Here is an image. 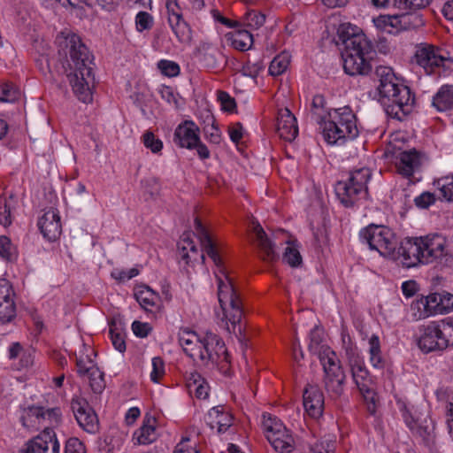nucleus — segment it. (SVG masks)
Instances as JSON below:
<instances>
[{
  "instance_id": "39",
  "label": "nucleus",
  "mask_w": 453,
  "mask_h": 453,
  "mask_svg": "<svg viewBox=\"0 0 453 453\" xmlns=\"http://www.w3.org/2000/svg\"><path fill=\"white\" fill-rule=\"evenodd\" d=\"M15 205L16 199L12 195L9 197L0 199V224L4 226L12 224V211Z\"/></svg>"
},
{
  "instance_id": "62",
  "label": "nucleus",
  "mask_w": 453,
  "mask_h": 453,
  "mask_svg": "<svg viewBox=\"0 0 453 453\" xmlns=\"http://www.w3.org/2000/svg\"><path fill=\"white\" fill-rule=\"evenodd\" d=\"M132 330L136 336L144 338L149 335L152 327L149 323L135 320L132 324Z\"/></svg>"
},
{
  "instance_id": "5",
  "label": "nucleus",
  "mask_w": 453,
  "mask_h": 453,
  "mask_svg": "<svg viewBox=\"0 0 453 453\" xmlns=\"http://www.w3.org/2000/svg\"><path fill=\"white\" fill-rule=\"evenodd\" d=\"M378 91L385 111L391 118L403 120L411 112L415 98L407 86L397 81L378 88Z\"/></svg>"
},
{
  "instance_id": "37",
  "label": "nucleus",
  "mask_w": 453,
  "mask_h": 453,
  "mask_svg": "<svg viewBox=\"0 0 453 453\" xmlns=\"http://www.w3.org/2000/svg\"><path fill=\"white\" fill-rule=\"evenodd\" d=\"M84 350L87 352L86 354L81 351L79 357H76L77 372L82 377L97 367L96 362L91 357L92 355H95L94 350L85 347Z\"/></svg>"
},
{
  "instance_id": "17",
  "label": "nucleus",
  "mask_w": 453,
  "mask_h": 453,
  "mask_svg": "<svg viewBox=\"0 0 453 453\" xmlns=\"http://www.w3.org/2000/svg\"><path fill=\"white\" fill-rule=\"evenodd\" d=\"M422 250L420 237L406 238L401 242L397 255L404 266L414 267L423 265Z\"/></svg>"
},
{
  "instance_id": "22",
  "label": "nucleus",
  "mask_w": 453,
  "mask_h": 453,
  "mask_svg": "<svg viewBox=\"0 0 453 453\" xmlns=\"http://www.w3.org/2000/svg\"><path fill=\"white\" fill-rule=\"evenodd\" d=\"M255 241L258 249L259 257L266 262H273L279 258L275 250V243L268 237L263 227L257 223L253 226Z\"/></svg>"
},
{
  "instance_id": "10",
  "label": "nucleus",
  "mask_w": 453,
  "mask_h": 453,
  "mask_svg": "<svg viewBox=\"0 0 453 453\" xmlns=\"http://www.w3.org/2000/svg\"><path fill=\"white\" fill-rule=\"evenodd\" d=\"M362 242L366 243L370 250H376L380 255L395 258L397 240L393 231L380 225H369L359 233Z\"/></svg>"
},
{
  "instance_id": "60",
  "label": "nucleus",
  "mask_w": 453,
  "mask_h": 453,
  "mask_svg": "<svg viewBox=\"0 0 453 453\" xmlns=\"http://www.w3.org/2000/svg\"><path fill=\"white\" fill-rule=\"evenodd\" d=\"M263 69V65L260 62L251 63L247 61L242 68V73L245 76L255 78L258 75L260 71Z\"/></svg>"
},
{
  "instance_id": "4",
  "label": "nucleus",
  "mask_w": 453,
  "mask_h": 453,
  "mask_svg": "<svg viewBox=\"0 0 453 453\" xmlns=\"http://www.w3.org/2000/svg\"><path fill=\"white\" fill-rule=\"evenodd\" d=\"M330 120L324 123L323 135L329 144H342L358 135L357 118L349 106L334 109Z\"/></svg>"
},
{
  "instance_id": "64",
  "label": "nucleus",
  "mask_w": 453,
  "mask_h": 453,
  "mask_svg": "<svg viewBox=\"0 0 453 453\" xmlns=\"http://www.w3.org/2000/svg\"><path fill=\"white\" fill-rule=\"evenodd\" d=\"M161 97L166 101L169 104L174 105L176 108L179 107V101L171 87L165 86L160 89Z\"/></svg>"
},
{
  "instance_id": "40",
  "label": "nucleus",
  "mask_w": 453,
  "mask_h": 453,
  "mask_svg": "<svg viewBox=\"0 0 453 453\" xmlns=\"http://www.w3.org/2000/svg\"><path fill=\"white\" fill-rule=\"evenodd\" d=\"M290 63V56L287 52L277 55L271 62L269 66V73L273 76L282 74L288 67Z\"/></svg>"
},
{
  "instance_id": "45",
  "label": "nucleus",
  "mask_w": 453,
  "mask_h": 453,
  "mask_svg": "<svg viewBox=\"0 0 453 453\" xmlns=\"http://www.w3.org/2000/svg\"><path fill=\"white\" fill-rule=\"evenodd\" d=\"M435 183L442 197L449 202H453V174L442 177L437 180Z\"/></svg>"
},
{
  "instance_id": "20",
  "label": "nucleus",
  "mask_w": 453,
  "mask_h": 453,
  "mask_svg": "<svg viewBox=\"0 0 453 453\" xmlns=\"http://www.w3.org/2000/svg\"><path fill=\"white\" fill-rule=\"evenodd\" d=\"M38 226L46 240L49 242L56 241L62 233L58 212L54 209H50L44 212L38 220Z\"/></svg>"
},
{
  "instance_id": "32",
  "label": "nucleus",
  "mask_w": 453,
  "mask_h": 453,
  "mask_svg": "<svg viewBox=\"0 0 453 453\" xmlns=\"http://www.w3.org/2000/svg\"><path fill=\"white\" fill-rule=\"evenodd\" d=\"M319 356L325 374L343 371L335 352L329 347L321 346Z\"/></svg>"
},
{
  "instance_id": "24",
  "label": "nucleus",
  "mask_w": 453,
  "mask_h": 453,
  "mask_svg": "<svg viewBox=\"0 0 453 453\" xmlns=\"http://www.w3.org/2000/svg\"><path fill=\"white\" fill-rule=\"evenodd\" d=\"M179 343L184 352L194 361L197 362L198 357H203L199 352L202 350V338L187 328L180 329L178 334Z\"/></svg>"
},
{
  "instance_id": "38",
  "label": "nucleus",
  "mask_w": 453,
  "mask_h": 453,
  "mask_svg": "<svg viewBox=\"0 0 453 453\" xmlns=\"http://www.w3.org/2000/svg\"><path fill=\"white\" fill-rule=\"evenodd\" d=\"M29 413L32 416L42 418L50 421L51 425H58L61 421V410L58 407L44 409L42 407H31Z\"/></svg>"
},
{
  "instance_id": "28",
  "label": "nucleus",
  "mask_w": 453,
  "mask_h": 453,
  "mask_svg": "<svg viewBox=\"0 0 453 453\" xmlns=\"http://www.w3.org/2000/svg\"><path fill=\"white\" fill-rule=\"evenodd\" d=\"M388 18L392 19L388 22V28L395 29V34L402 30L415 29L424 25L422 17L417 13L393 15Z\"/></svg>"
},
{
  "instance_id": "12",
  "label": "nucleus",
  "mask_w": 453,
  "mask_h": 453,
  "mask_svg": "<svg viewBox=\"0 0 453 453\" xmlns=\"http://www.w3.org/2000/svg\"><path fill=\"white\" fill-rule=\"evenodd\" d=\"M202 350L198 357L197 362L203 365H220L228 363V353L223 340L212 332H207L202 338Z\"/></svg>"
},
{
  "instance_id": "51",
  "label": "nucleus",
  "mask_w": 453,
  "mask_h": 453,
  "mask_svg": "<svg viewBox=\"0 0 453 453\" xmlns=\"http://www.w3.org/2000/svg\"><path fill=\"white\" fill-rule=\"evenodd\" d=\"M432 0H394V6L401 10L422 9L427 6Z\"/></svg>"
},
{
  "instance_id": "33",
  "label": "nucleus",
  "mask_w": 453,
  "mask_h": 453,
  "mask_svg": "<svg viewBox=\"0 0 453 453\" xmlns=\"http://www.w3.org/2000/svg\"><path fill=\"white\" fill-rule=\"evenodd\" d=\"M134 296L136 301L144 311L148 312H154L158 309L159 296L150 288L146 287L138 290Z\"/></svg>"
},
{
  "instance_id": "55",
  "label": "nucleus",
  "mask_w": 453,
  "mask_h": 453,
  "mask_svg": "<svg viewBox=\"0 0 453 453\" xmlns=\"http://www.w3.org/2000/svg\"><path fill=\"white\" fill-rule=\"evenodd\" d=\"M136 28L139 32L150 29L153 25V17L146 12H139L135 17Z\"/></svg>"
},
{
  "instance_id": "44",
  "label": "nucleus",
  "mask_w": 453,
  "mask_h": 453,
  "mask_svg": "<svg viewBox=\"0 0 453 453\" xmlns=\"http://www.w3.org/2000/svg\"><path fill=\"white\" fill-rule=\"evenodd\" d=\"M403 418L406 426L410 428V430L421 437H424L426 434V427L421 426L418 423V420L413 417L410 411L404 409L403 411Z\"/></svg>"
},
{
  "instance_id": "50",
  "label": "nucleus",
  "mask_w": 453,
  "mask_h": 453,
  "mask_svg": "<svg viewBox=\"0 0 453 453\" xmlns=\"http://www.w3.org/2000/svg\"><path fill=\"white\" fill-rule=\"evenodd\" d=\"M265 21V16L257 11L251 10L247 12L244 18L245 25L252 29L261 27Z\"/></svg>"
},
{
  "instance_id": "31",
  "label": "nucleus",
  "mask_w": 453,
  "mask_h": 453,
  "mask_svg": "<svg viewBox=\"0 0 453 453\" xmlns=\"http://www.w3.org/2000/svg\"><path fill=\"white\" fill-rule=\"evenodd\" d=\"M432 104L439 111L453 108V85L441 86L434 96Z\"/></svg>"
},
{
  "instance_id": "49",
  "label": "nucleus",
  "mask_w": 453,
  "mask_h": 453,
  "mask_svg": "<svg viewBox=\"0 0 453 453\" xmlns=\"http://www.w3.org/2000/svg\"><path fill=\"white\" fill-rule=\"evenodd\" d=\"M109 334L113 347L119 352H124L126 350L124 334L113 323L110 326Z\"/></svg>"
},
{
  "instance_id": "61",
  "label": "nucleus",
  "mask_w": 453,
  "mask_h": 453,
  "mask_svg": "<svg viewBox=\"0 0 453 453\" xmlns=\"http://www.w3.org/2000/svg\"><path fill=\"white\" fill-rule=\"evenodd\" d=\"M414 202L417 207L426 209L435 202V197L433 193L423 192L414 199Z\"/></svg>"
},
{
  "instance_id": "56",
  "label": "nucleus",
  "mask_w": 453,
  "mask_h": 453,
  "mask_svg": "<svg viewBox=\"0 0 453 453\" xmlns=\"http://www.w3.org/2000/svg\"><path fill=\"white\" fill-rule=\"evenodd\" d=\"M161 73L168 77H174L180 73V66L177 63L170 60H160L157 64Z\"/></svg>"
},
{
  "instance_id": "48",
  "label": "nucleus",
  "mask_w": 453,
  "mask_h": 453,
  "mask_svg": "<svg viewBox=\"0 0 453 453\" xmlns=\"http://www.w3.org/2000/svg\"><path fill=\"white\" fill-rule=\"evenodd\" d=\"M19 90L12 82H3L0 84V101L14 102L19 97Z\"/></svg>"
},
{
  "instance_id": "9",
  "label": "nucleus",
  "mask_w": 453,
  "mask_h": 453,
  "mask_svg": "<svg viewBox=\"0 0 453 453\" xmlns=\"http://www.w3.org/2000/svg\"><path fill=\"white\" fill-rule=\"evenodd\" d=\"M345 354L351 370L353 380L365 400L369 403V411L374 413L376 401L374 383L365 367V362L352 346L345 347Z\"/></svg>"
},
{
  "instance_id": "14",
  "label": "nucleus",
  "mask_w": 453,
  "mask_h": 453,
  "mask_svg": "<svg viewBox=\"0 0 453 453\" xmlns=\"http://www.w3.org/2000/svg\"><path fill=\"white\" fill-rule=\"evenodd\" d=\"M60 445L55 431L46 427L37 436L26 443L19 453H59Z\"/></svg>"
},
{
  "instance_id": "34",
  "label": "nucleus",
  "mask_w": 453,
  "mask_h": 453,
  "mask_svg": "<svg viewBox=\"0 0 453 453\" xmlns=\"http://www.w3.org/2000/svg\"><path fill=\"white\" fill-rule=\"evenodd\" d=\"M369 362L373 368L383 369L385 359L382 356L380 341L378 335L372 334L368 341Z\"/></svg>"
},
{
  "instance_id": "21",
  "label": "nucleus",
  "mask_w": 453,
  "mask_h": 453,
  "mask_svg": "<svg viewBox=\"0 0 453 453\" xmlns=\"http://www.w3.org/2000/svg\"><path fill=\"white\" fill-rule=\"evenodd\" d=\"M276 131L278 135L287 142H292L296 138L298 134L296 119L288 109L279 111Z\"/></svg>"
},
{
  "instance_id": "43",
  "label": "nucleus",
  "mask_w": 453,
  "mask_h": 453,
  "mask_svg": "<svg viewBox=\"0 0 453 453\" xmlns=\"http://www.w3.org/2000/svg\"><path fill=\"white\" fill-rule=\"evenodd\" d=\"M86 376L89 380V385L93 392L96 394L102 393L105 388V382L104 373L99 370V368L96 367Z\"/></svg>"
},
{
  "instance_id": "23",
  "label": "nucleus",
  "mask_w": 453,
  "mask_h": 453,
  "mask_svg": "<svg viewBox=\"0 0 453 453\" xmlns=\"http://www.w3.org/2000/svg\"><path fill=\"white\" fill-rule=\"evenodd\" d=\"M421 165L420 155L416 150H404L396 157L397 172L405 178H411Z\"/></svg>"
},
{
  "instance_id": "2",
  "label": "nucleus",
  "mask_w": 453,
  "mask_h": 453,
  "mask_svg": "<svg viewBox=\"0 0 453 453\" xmlns=\"http://www.w3.org/2000/svg\"><path fill=\"white\" fill-rule=\"evenodd\" d=\"M59 61L65 70L72 89L83 103L92 101L90 86L94 82L92 73L93 56L81 37L70 32H61L56 39Z\"/></svg>"
},
{
  "instance_id": "54",
  "label": "nucleus",
  "mask_w": 453,
  "mask_h": 453,
  "mask_svg": "<svg viewBox=\"0 0 453 453\" xmlns=\"http://www.w3.org/2000/svg\"><path fill=\"white\" fill-rule=\"evenodd\" d=\"M191 245H194V241L190 238V234L184 233L180 237L178 246L179 249L181 250V258L185 260L187 264H188L189 260L191 259L188 254V250Z\"/></svg>"
},
{
  "instance_id": "59",
  "label": "nucleus",
  "mask_w": 453,
  "mask_h": 453,
  "mask_svg": "<svg viewBox=\"0 0 453 453\" xmlns=\"http://www.w3.org/2000/svg\"><path fill=\"white\" fill-rule=\"evenodd\" d=\"M204 134L210 142L219 144L221 141V133L219 129L214 125V120L211 118V126L204 127Z\"/></svg>"
},
{
  "instance_id": "29",
  "label": "nucleus",
  "mask_w": 453,
  "mask_h": 453,
  "mask_svg": "<svg viewBox=\"0 0 453 453\" xmlns=\"http://www.w3.org/2000/svg\"><path fill=\"white\" fill-rule=\"evenodd\" d=\"M12 289L7 284H0V320L12 321L16 316V306L12 297Z\"/></svg>"
},
{
  "instance_id": "15",
  "label": "nucleus",
  "mask_w": 453,
  "mask_h": 453,
  "mask_svg": "<svg viewBox=\"0 0 453 453\" xmlns=\"http://www.w3.org/2000/svg\"><path fill=\"white\" fill-rule=\"evenodd\" d=\"M71 408L79 426L89 434L98 431L99 422L96 412L89 406L88 403L80 397L73 398Z\"/></svg>"
},
{
  "instance_id": "18",
  "label": "nucleus",
  "mask_w": 453,
  "mask_h": 453,
  "mask_svg": "<svg viewBox=\"0 0 453 453\" xmlns=\"http://www.w3.org/2000/svg\"><path fill=\"white\" fill-rule=\"evenodd\" d=\"M303 403L306 413L312 418H319L324 411V395L319 386L307 385L303 394Z\"/></svg>"
},
{
  "instance_id": "53",
  "label": "nucleus",
  "mask_w": 453,
  "mask_h": 453,
  "mask_svg": "<svg viewBox=\"0 0 453 453\" xmlns=\"http://www.w3.org/2000/svg\"><path fill=\"white\" fill-rule=\"evenodd\" d=\"M152 371L150 372V380L157 383L159 380L165 375V363L159 357H155L151 361Z\"/></svg>"
},
{
  "instance_id": "63",
  "label": "nucleus",
  "mask_w": 453,
  "mask_h": 453,
  "mask_svg": "<svg viewBox=\"0 0 453 453\" xmlns=\"http://www.w3.org/2000/svg\"><path fill=\"white\" fill-rule=\"evenodd\" d=\"M218 98L220 101L222 109L226 111H232L236 106L234 99L225 91H219Z\"/></svg>"
},
{
  "instance_id": "57",
  "label": "nucleus",
  "mask_w": 453,
  "mask_h": 453,
  "mask_svg": "<svg viewBox=\"0 0 453 453\" xmlns=\"http://www.w3.org/2000/svg\"><path fill=\"white\" fill-rule=\"evenodd\" d=\"M334 441L323 439L311 445L310 453H334Z\"/></svg>"
},
{
  "instance_id": "36",
  "label": "nucleus",
  "mask_w": 453,
  "mask_h": 453,
  "mask_svg": "<svg viewBox=\"0 0 453 453\" xmlns=\"http://www.w3.org/2000/svg\"><path fill=\"white\" fill-rule=\"evenodd\" d=\"M231 45L241 51L250 50L253 44V36L248 30L238 29L227 35Z\"/></svg>"
},
{
  "instance_id": "42",
  "label": "nucleus",
  "mask_w": 453,
  "mask_h": 453,
  "mask_svg": "<svg viewBox=\"0 0 453 453\" xmlns=\"http://www.w3.org/2000/svg\"><path fill=\"white\" fill-rule=\"evenodd\" d=\"M425 303L426 304V311H424L421 315L418 316V319H424L435 313H441V294H431L427 296H424Z\"/></svg>"
},
{
  "instance_id": "1",
  "label": "nucleus",
  "mask_w": 453,
  "mask_h": 453,
  "mask_svg": "<svg viewBox=\"0 0 453 453\" xmlns=\"http://www.w3.org/2000/svg\"><path fill=\"white\" fill-rule=\"evenodd\" d=\"M196 235L200 241L203 250L211 258L216 265L215 276L218 282V298L223 311L220 326L229 334H242L243 326L242 318L243 315L242 303L233 282L223 265L222 259L215 247V244L205 226L200 219H195Z\"/></svg>"
},
{
  "instance_id": "7",
  "label": "nucleus",
  "mask_w": 453,
  "mask_h": 453,
  "mask_svg": "<svg viewBox=\"0 0 453 453\" xmlns=\"http://www.w3.org/2000/svg\"><path fill=\"white\" fill-rule=\"evenodd\" d=\"M419 331L421 334L418 345L426 353L443 350L449 345H453V320L451 319L430 322L422 326Z\"/></svg>"
},
{
  "instance_id": "13",
  "label": "nucleus",
  "mask_w": 453,
  "mask_h": 453,
  "mask_svg": "<svg viewBox=\"0 0 453 453\" xmlns=\"http://www.w3.org/2000/svg\"><path fill=\"white\" fill-rule=\"evenodd\" d=\"M423 265L434 262L447 264L451 257L448 240L441 234L421 236Z\"/></svg>"
},
{
  "instance_id": "47",
  "label": "nucleus",
  "mask_w": 453,
  "mask_h": 453,
  "mask_svg": "<svg viewBox=\"0 0 453 453\" xmlns=\"http://www.w3.org/2000/svg\"><path fill=\"white\" fill-rule=\"evenodd\" d=\"M375 75L378 79V88H382L390 82H396L397 77L395 75L392 68L388 66H378L375 70Z\"/></svg>"
},
{
  "instance_id": "25",
  "label": "nucleus",
  "mask_w": 453,
  "mask_h": 453,
  "mask_svg": "<svg viewBox=\"0 0 453 453\" xmlns=\"http://www.w3.org/2000/svg\"><path fill=\"white\" fill-rule=\"evenodd\" d=\"M179 343L184 352L194 361L197 362L198 357H203L199 352L202 350V338L187 328L180 329L178 334Z\"/></svg>"
},
{
  "instance_id": "30",
  "label": "nucleus",
  "mask_w": 453,
  "mask_h": 453,
  "mask_svg": "<svg viewBox=\"0 0 453 453\" xmlns=\"http://www.w3.org/2000/svg\"><path fill=\"white\" fill-rule=\"evenodd\" d=\"M345 379L344 371L325 374V388L331 398L337 399L343 394Z\"/></svg>"
},
{
  "instance_id": "8",
  "label": "nucleus",
  "mask_w": 453,
  "mask_h": 453,
  "mask_svg": "<svg viewBox=\"0 0 453 453\" xmlns=\"http://www.w3.org/2000/svg\"><path fill=\"white\" fill-rule=\"evenodd\" d=\"M413 59L427 74L449 73L453 71V58L449 53L429 43H419L415 47Z\"/></svg>"
},
{
  "instance_id": "11",
  "label": "nucleus",
  "mask_w": 453,
  "mask_h": 453,
  "mask_svg": "<svg viewBox=\"0 0 453 453\" xmlns=\"http://www.w3.org/2000/svg\"><path fill=\"white\" fill-rule=\"evenodd\" d=\"M263 426L266 439L275 451L290 453L295 449V440L288 429L277 418L264 415Z\"/></svg>"
},
{
  "instance_id": "16",
  "label": "nucleus",
  "mask_w": 453,
  "mask_h": 453,
  "mask_svg": "<svg viewBox=\"0 0 453 453\" xmlns=\"http://www.w3.org/2000/svg\"><path fill=\"white\" fill-rule=\"evenodd\" d=\"M165 6L168 13V23L179 42H190L192 39L191 28L179 12L180 7L177 0H166Z\"/></svg>"
},
{
  "instance_id": "46",
  "label": "nucleus",
  "mask_w": 453,
  "mask_h": 453,
  "mask_svg": "<svg viewBox=\"0 0 453 453\" xmlns=\"http://www.w3.org/2000/svg\"><path fill=\"white\" fill-rule=\"evenodd\" d=\"M142 141L143 145L154 154L159 153L163 149V142L150 130L142 134Z\"/></svg>"
},
{
  "instance_id": "52",
  "label": "nucleus",
  "mask_w": 453,
  "mask_h": 453,
  "mask_svg": "<svg viewBox=\"0 0 453 453\" xmlns=\"http://www.w3.org/2000/svg\"><path fill=\"white\" fill-rule=\"evenodd\" d=\"M283 261L292 267H296L302 263V257L296 248L288 246L283 254Z\"/></svg>"
},
{
  "instance_id": "19",
  "label": "nucleus",
  "mask_w": 453,
  "mask_h": 453,
  "mask_svg": "<svg viewBox=\"0 0 453 453\" xmlns=\"http://www.w3.org/2000/svg\"><path fill=\"white\" fill-rule=\"evenodd\" d=\"M199 127L191 120L180 124L174 132L173 142L181 148L193 150L199 142Z\"/></svg>"
},
{
  "instance_id": "3",
  "label": "nucleus",
  "mask_w": 453,
  "mask_h": 453,
  "mask_svg": "<svg viewBox=\"0 0 453 453\" xmlns=\"http://www.w3.org/2000/svg\"><path fill=\"white\" fill-rule=\"evenodd\" d=\"M338 35L344 46L342 52L344 72L351 76L369 74L372 69V42L365 34L356 32V27L350 25H342Z\"/></svg>"
},
{
  "instance_id": "27",
  "label": "nucleus",
  "mask_w": 453,
  "mask_h": 453,
  "mask_svg": "<svg viewBox=\"0 0 453 453\" xmlns=\"http://www.w3.org/2000/svg\"><path fill=\"white\" fill-rule=\"evenodd\" d=\"M233 417L222 405L211 408L207 415V424L219 434L225 433L232 426Z\"/></svg>"
},
{
  "instance_id": "35",
  "label": "nucleus",
  "mask_w": 453,
  "mask_h": 453,
  "mask_svg": "<svg viewBox=\"0 0 453 453\" xmlns=\"http://www.w3.org/2000/svg\"><path fill=\"white\" fill-rule=\"evenodd\" d=\"M187 386L191 395L198 399H205L209 395V386L206 380L197 372L191 373Z\"/></svg>"
},
{
  "instance_id": "41",
  "label": "nucleus",
  "mask_w": 453,
  "mask_h": 453,
  "mask_svg": "<svg viewBox=\"0 0 453 453\" xmlns=\"http://www.w3.org/2000/svg\"><path fill=\"white\" fill-rule=\"evenodd\" d=\"M0 257L7 262H14L18 258L17 249L6 235L0 236Z\"/></svg>"
},
{
  "instance_id": "58",
  "label": "nucleus",
  "mask_w": 453,
  "mask_h": 453,
  "mask_svg": "<svg viewBox=\"0 0 453 453\" xmlns=\"http://www.w3.org/2000/svg\"><path fill=\"white\" fill-rule=\"evenodd\" d=\"M64 453H86V449L78 438L72 437L66 441Z\"/></svg>"
},
{
  "instance_id": "6",
  "label": "nucleus",
  "mask_w": 453,
  "mask_h": 453,
  "mask_svg": "<svg viewBox=\"0 0 453 453\" xmlns=\"http://www.w3.org/2000/svg\"><path fill=\"white\" fill-rule=\"evenodd\" d=\"M372 172L367 167L351 171L345 180H339L335 185V194L345 207H352L357 202L368 196V181Z\"/></svg>"
},
{
  "instance_id": "26",
  "label": "nucleus",
  "mask_w": 453,
  "mask_h": 453,
  "mask_svg": "<svg viewBox=\"0 0 453 453\" xmlns=\"http://www.w3.org/2000/svg\"><path fill=\"white\" fill-rule=\"evenodd\" d=\"M157 420L154 417L146 415L142 425L133 434V441L135 444L148 445L154 442L157 438L156 430Z\"/></svg>"
}]
</instances>
